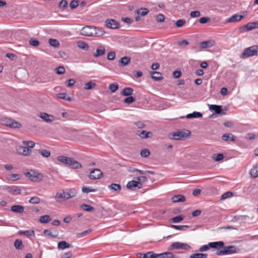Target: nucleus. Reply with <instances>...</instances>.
I'll return each instance as SVG.
<instances>
[{
  "mask_svg": "<svg viewBox=\"0 0 258 258\" xmlns=\"http://www.w3.org/2000/svg\"><path fill=\"white\" fill-rule=\"evenodd\" d=\"M240 251L239 248L234 245L219 246L216 252L218 255H224L236 253Z\"/></svg>",
  "mask_w": 258,
  "mask_h": 258,
  "instance_id": "1",
  "label": "nucleus"
},
{
  "mask_svg": "<svg viewBox=\"0 0 258 258\" xmlns=\"http://www.w3.org/2000/svg\"><path fill=\"white\" fill-rule=\"evenodd\" d=\"M81 34L86 36H100L103 35V33L97 32L96 27L87 26L83 27L81 30Z\"/></svg>",
  "mask_w": 258,
  "mask_h": 258,
  "instance_id": "2",
  "label": "nucleus"
},
{
  "mask_svg": "<svg viewBox=\"0 0 258 258\" xmlns=\"http://www.w3.org/2000/svg\"><path fill=\"white\" fill-rule=\"evenodd\" d=\"M189 130H185L182 131H177L169 135V138L175 140H184L190 135Z\"/></svg>",
  "mask_w": 258,
  "mask_h": 258,
  "instance_id": "3",
  "label": "nucleus"
},
{
  "mask_svg": "<svg viewBox=\"0 0 258 258\" xmlns=\"http://www.w3.org/2000/svg\"><path fill=\"white\" fill-rule=\"evenodd\" d=\"M25 174L31 181L34 182L40 181L43 178L42 174L34 170H31L30 171L26 172Z\"/></svg>",
  "mask_w": 258,
  "mask_h": 258,
  "instance_id": "4",
  "label": "nucleus"
},
{
  "mask_svg": "<svg viewBox=\"0 0 258 258\" xmlns=\"http://www.w3.org/2000/svg\"><path fill=\"white\" fill-rule=\"evenodd\" d=\"M2 124L10 127L14 128H20L21 124L20 122L14 120L10 118L5 117L1 119Z\"/></svg>",
  "mask_w": 258,
  "mask_h": 258,
  "instance_id": "5",
  "label": "nucleus"
},
{
  "mask_svg": "<svg viewBox=\"0 0 258 258\" xmlns=\"http://www.w3.org/2000/svg\"><path fill=\"white\" fill-rule=\"evenodd\" d=\"M258 47L256 45H253L245 48L243 53L240 55L241 58H247L257 55Z\"/></svg>",
  "mask_w": 258,
  "mask_h": 258,
  "instance_id": "6",
  "label": "nucleus"
},
{
  "mask_svg": "<svg viewBox=\"0 0 258 258\" xmlns=\"http://www.w3.org/2000/svg\"><path fill=\"white\" fill-rule=\"evenodd\" d=\"M224 244V242L221 241L209 242L208 244L204 245L200 247L199 251L201 252L206 251L209 250L210 248H215L218 250V247L219 246H223Z\"/></svg>",
  "mask_w": 258,
  "mask_h": 258,
  "instance_id": "7",
  "label": "nucleus"
},
{
  "mask_svg": "<svg viewBox=\"0 0 258 258\" xmlns=\"http://www.w3.org/2000/svg\"><path fill=\"white\" fill-rule=\"evenodd\" d=\"M103 176V173L99 169H93L90 172L89 177L91 179H100Z\"/></svg>",
  "mask_w": 258,
  "mask_h": 258,
  "instance_id": "8",
  "label": "nucleus"
},
{
  "mask_svg": "<svg viewBox=\"0 0 258 258\" xmlns=\"http://www.w3.org/2000/svg\"><path fill=\"white\" fill-rule=\"evenodd\" d=\"M105 26L110 29H116L119 28V24L113 19H107L105 21Z\"/></svg>",
  "mask_w": 258,
  "mask_h": 258,
  "instance_id": "9",
  "label": "nucleus"
},
{
  "mask_svg": "<svg viewBox=\"0 0 258 258\" xmlns=\"http://www.w3.org/2000/svg\"><path fill=\"white\" fill-rule=\"evenodd\" d=\"M142 187L143 184L141 182L135 180L130 181L126 184V187L127 189L131 190H134L136 187H137L138 189H140Z\"/></svg>",
  "mask_w": 258,
  "mask_h": 258,
  "instance_id": "10",
  "label": "nucleus"
},
{
  "mask_svg": "<svg viewBox=\"0 0 258 258\" xmlns=\"http://www.w3.org/2000/svg\"><path fill=\"white\" fill-rule=\"evenodd\" d=\"M44 121L50 123L53 121L55 119V117L52 115L48 114L46 113L43 112L40 113L39 116Z\"/></svg>",
  "mask_w": 258,
  "mask_h": 258,
  "instance_id": "11",
  "label": "nucleus"
},
{
  "mask_svg": "<svg viewBox=\"0 0 258 258\" xmlns=\"http://www.w3.org/2000/svg\"><path fill=\"white\" fill-rule=\"evenodd\" d=\"M170 247L171 249H187L190 247V246L186 243L175 242L171 244Z\"/></svg>",
  "mask_w": 258,
  "mask_h": 258,
  "instance_id": "12",
  "label": "nucleus"
},
{
  "mask_svg": "<svg viewBox=\"0 0 258 258\" xmlns=\"http://www.w3.org/2000/svg\"><path fill=\"white\" fill-rule=\"evenodd\" d=\"M67 194V192H65L64 190H62L60 192H57L54 197L55 201L57 202H59L61 201V199L63 201L70 199V198H67V195H66Z\"/></svg>",
  "mask_w": 258,
  "mask_h": 258,
  "instance_id": "13",
  "label": "nucleus"
},
{
  "mask_svg": "<svg viewBox=\"0 0 258 258\" xmlns=\"http://www.w3.org/2000/svg\"><path fill=\"white\" fill-rule=\"evenodd\" d=\"M17 150L19 154L24 156H28L31 153V150L27 147L19 146Z\"/></svg>",
  "mask_w": 258,
  "mask_h": 258,
  "instance_id": "14",
  "label": "nucleus"
},
{
  "mask_svg": "<svg viewBox=\"0 0 258 258\" xmlns=\"http://www.w3.org/2000/svg\"><path fill=\"white\" fill-rule=\"evenodd\" d=\"M67 165L73 169H79L82 167L81 163L71 158H70Z\"/></svg>",
  "mask_w": 258,
  "mask_h": 258,
  "instance_id": "15",
  "label": "nucleus"
},
{
  "mask_svg": "<svg viewBox=\"0 0 258 258\" xmlns=\"http://www.w3.org/2000/svg\"><path fill=\"white\" fill-rule=\"evenodd\" d=\"M43 233L45 236L52 238H56L58 235V232L56 230L45 229L43 230Z\"/></svg>",
  "mask_w": 258,
  "mask_h": 258,
  "instance_id": "16",
  "label": "nucleus"
},
{
  "mask_svg": "<svg viewBox=\"0 0 258 258\" xmlns=\"http://www.w3.org/2000/svg\"><path fill=\"white\" fill-rule=\"evenodd\" d=\"M105 47L103 45L99 46L96 49V52L93 54L95 57H98L103 55L105 53Z\"/></svg>",
  "mask_w": 258,
  "mask_h": 258,
  "instance_id": "17",
  "label": "nucleus"
},
{
  "mask_svg": "<svg viewBox=\"0 0 258 258\" xmlns=\"http://www.w3.org/2000/svg\"><path fill=\"white\" fill-rule=\"evenodd\" d=\"M215 44V42L213 40H210L207 41H203L199 43V47L200 48H209Z\"/></svg>",
  "mask_w": 258,
  "mask_h": 258,
  "instance_id": "18",
  "label": "nucleus"
},
{
  "mask_svg": "<svg viewBox=\"0 0 258 258\" xmlns=\"http://www.w3.org/2000/svg\"><path fill=\"white\" fill-rule=\"evenodd\" d=\"M244 16L243 15H240L236 14L229 18L226 20V22L228 23L238 22L240 21L241 19H242L244 18Z\"/></svg>",
  "mask_w": 258,
  "mask_h": 258,
  "instance_id": "19",
  "label": "nucleus"
},
{
  "mask_svg": "<svg viewBox=\"0 0 258 258\" xmlns=\"http://www.w3.org/2000/svg\"><path fill=\"white\" fill-rule=\"evenodd\" d=\"M108 188L114 192L118 193L121 189V186L119 184L112 183L108 186Z\"/></svg>",
  "mask_w": 258,
  "mask_h": 258,
  "instance_id": "20",
  "label": "nucleus"
},
{
  "mask_svg": "<svg viewBox=\"0 0 258 258\" xmlns=\"http://www.w3.org/2000/svg\"><path fill=\"white\" fill-rule=\"evenodd\" d=\"M244 28H245L247 31L257 29L258 28V21L248 23L244 25Z\"/></svg>",
  "mask_w": 258,
  "mask_h": 258,
  "instance_id": "21",
  "label": "nucleus"
},
{
  "mask_svg": "<svg viewBox=\"0 0 258 258\" xmlns=\"http://www.w3.org/2000/svg\"><path fill=\"white\" fill-rule=\"evenodd\" d=\"M24 207L23 206L17 205L11 207V211L17 213H22L24 212Z\"/></svg>",
  "mask_w": 258,
  "mask_h": 258,
  "instance_id": "22",
  "label": "nucleus"
},
{
  "mask_svg": "<svg viewBox=\"0 0 258 258\" xmlns=\"http://www.w3.org/2000/svg\"><path fill=\"white\" fill-rule=\"evenodd\" d=\"M171 200L173 203L183 202L185 201V197L181 195H177L174 196Z\"/></svg>",
  "mask_w": 258,
  "mask_h": 258,
  "instance_id": "23",
  "label": "nucleus"
},
{
  "mask_svg": "<svg viewBox=\"0 0 258 258\" xmlns=\"http://www.w3.org/2000/svg\"><path fill=\"white\" fill-rule=\"evenodd\" d=\"M18 234L20 235H23L27 237H29L32 236H35L34 231L32 230H25V231H19Z\"/></svg>",
  "mask_w": 258,
  "mask_h": 258,
  "instance_id": "24",
  "label": "nucleus"
},
{
  "mask_svg": "<svg viewBox=\"0 0 258 258\" xmlns=\"http://www.w3.org/2000/svg\"><path fill=\"white\" fill-rule=\"evenodd\" d=\"M130 62L131 58L128 56H123L121 57L119 60V65L122 67L126 66Z\"/></svg>",
  "mask_w": 258,
  "mask_h": 258,
  "instance_id": "25",
  "label": "nucleus"
},
{
  "mask_svg": "<svg viewBox=\"0 0 258 258\" xmlns=\"http://www.w3.org/2000/svg\"><path fill=\"white\" fill-rule=\"evenodd\" d=\"M151 76L153 79L155 81H160L163 79L161 73L158 72H153L151 73Z\"/></svg>",
  "mask_w": 258,
  "mask_h": 258,
  "instance_id": "26",
  "label": "nucleus"
},
{
  "mask_svg": "<svg viewBox=\"0 0 258 258\" xmlns=\"http://www.w3.org/2000/svg\"><path fill=\"white\" fill-rule=\"evenodd\" d=\"M134 90L130 87H125L121 92V94L124 96H128L133 94Z\"/></svg>",
  "mask_w": 258,
  "mask_h": 258,
  "instance_id": "27",
  "label": "nucleus"
},
{
  "mask_svg": "<svg viewBox=\"0 0 258 258\" xmlns=\"http://www.w3.org/2000/svg\"><path fill=\"white\" fill-rule=\"evenodd\" d=\"M203 116L202 113L200 112L195 111L192 113L188 114L186 115L185 117L188 119L190 118H200Z\"/></svg>",
  "mask_w": 258,
  "mask_h": 258,
  "instance_id": "28",
  "label": "nucleus"
},
{
  "mask_svg": "<svg viewBox=\"0 0 258 258\" xmlns=\"http://www.w3.org/2000/svg\"><path fill=\"white\" fill-rule=\"evenodd\" d=\"M70 247V244L65 241H60L58 243L57 248L59 249L63 250Z\"/></svg>",
  "mask_w": 258,
  "mask_h": 258,
  "instance_id": "29",
  "label": "nucleus"
},
{
  "mask_svg": "<svg viewBox=\"0 0 258 258\" xmlns=\"http://www.w3.org/2000/svg\"><path fill=\"white\" fill-rule=\"evenodd\" d=\"M222 139L225 141H227L228 140H230V141H234L235 140V136L231 133L225 134L222 136Z\"/></svg>",
  "mask_w": 258,
  "mask_h": 258,
  "instance_id": "30",
  "label": "nucleus"
},
{
  "mask_svg": "<svg viewBox=\"0 0 258 258\" xmlns=\"http://www.w3.org/2000/svg\"><path fill=\"white\" fill-rule=\"evenodd\" d=\"M209 109L214 111L217 114H220L222 112L221 106L217 105H210L209 106Z\"/></svg>",
  "mask_w": 258,
  "mask_h": 258,
  "instance_id": "31",
  "label": "nucleus"
},
{
  "mask_svg": "<svg viewBox=\"0 0 258 258\" xmlns=\"http://www.w3.org/2000/svg\"><path fill=\"white\" fill-rule=\"evenodd\" d=\"M14 247L17 249H22L24 247V245L22 240L17 239L14 242Z\"/></svg>",
  "mask_w": 258,
  "mask_h": 258,
  "instance_id": "32",
  "label": "nucleus"
},
{
  "mask_svg": "<svg viewBox=\"0 0 258 258\" xmlns=\"http://www.w3.org/2000/svg\"><path fill=\"white\" fill-rule=\"evenodd\" d=\"M149 10L147 8H141L137 10L135 12L138 15H140L141 16H144L149 13Z\"/></svg>",
  "mask_w": 258,
  "mask_h": 258,
  "instance_id": "33",
  "label": "nucleus"
},
{
  "mask_svg": "<svg viewBox=\"0 0 258 258\" xmlns=\"http://www.w3.org/2000/svg\"><path fill=\"white\" fill-rule=\"evenodd\" d=\"M67 195L68 198H72L76 196L77 191L74 188H71L68 189V191H67Z\"/></svg>",
  "mask_w": 258,
  "mask_h": 258,
  "instance_id": "34",
  "label": "nucleus"
},
{
  "mask_svg": "<svg viewBox=\"0 0 258 258\" xmlns=\"http://www.w3.org/2000/svg\"><path fill=\"white\" fill-rule=\"evenodd\" d=\"M9 191L14 195H20L21 193V190L17 187H10Z\"/></svg>",
  "mask_w": 258,
  "mask_h": 258,
  "instance_id": "35",
  "label": "nucleus"
},
{
  "mask_svg": "<svg viewBox=\"0 0 258 258\" xmlns=\"http://www.w3.org/2000/svg\"><path fill=\"white\" fill-rule=\"evenodd\" d=\"M207 256L206 253H195L191 254L190 258H207Z\"/></svg>",
  "mask_w": 258,
  "mask_h": 258,
  "instance_id": "36",
  "label": "nucleus"
},
{
  "mask_svg": "<svg viewBox=\"0 0 258 258\" xmlns=\"http://www.w3.org/2000/svg\"><path fill=\"white\" fill-rule=\"evenodd\" d=\"M81 208L85 211L87 212H94V208L91 206L87 204H83L81 205Z\"/></svg>",
  "mask_w": 258,
  "mask_h": 258,
  "instance_id": "37",
  "label": "nucleus"
},
{
  "mask_svg": "<svg viewBox=\"0 0 258 258\" xmlns=\"http://www.w3.org/2000/svg\"><path fill=\"white\" fill-rule=\"evenodd\" d=\"M96 84L92 81H89L84 85V89L87 90H91L96 86Z\"/></svg>",
  "mask_w": 258,
  "mask_h": 258,
  "instance_id": "38",
  "label": "nucleus"
},
{
  "mask_svg": "<svg viewBox=\"0 0 258 258\" xmlns=\"http://www.w3.org/2000/svg\"><path fill=\"white\" fill-rule=\"evenodd\" d=\"M50 220V216L47 215L41 216L39 219V222L42 223H47Z\"/></svg>",
  "mask_w": 258,
  "mask_h": 258,
  "instance_id": "39",
  "label": "nucleus"
},
{
  "mask_svg": "<svg viewBox=\"0 0 258 258\" xmlns=\"http://www.w3.org/2000/svg\"><path fill=\"white\" fill-rule=\"evenodd\" d=\"M250 174L253 178H256L258 177V165L253 167L251 171Z\"/></svg>",
  "mask_w": 258,
  "mask_h": 258,
  "instance_id": "40",
  "label": "nucleus"
},
{
  "mask_svg": "<svg viewBox=\"0 0 258 258\" xmlns=\"http://www.w3.org/2000/svg\"><path fill=\"white\" fill-rule=\"evenodd\" d=\"M118 89V85L116 83H112L109 85V89L111 93H114Z\"/></svg>",
  "mask_w": 258,
  "mask_h": 258,
  "instance_id": "41",
  "label": "nucleus"
},
{
  "mask_svg": "<svg viewBox=\"0 0 258 258\" xmlns=\"http://www.w3.org/2000/svg\"><path fill=\"white\" fill-rule=\"evenodd\" d=\"M184 218H185L184 216L181 215L179 216H177L173 217L171 219V221L173 223H179L180 221H181L182 220H183L184 219Z\"/></svg>",
  "mask_w": 258,
  "mask_h": 258,
  "instance_id": "42",
  "label": "nucleus"
},
{
  "mask_svg": "<svg viewBox=\"0 0 258 258\" xmlns=\"http://www.w3.org/2000/svg\"><path fill=\"white\" fill-rule=\"evenodd\" d=\"M49 44L54 47H57L59 45V41L55 39H49Z\"/></svg>",
  "mask_w": 258,
  "mask_h": 258,
  "instance_id": "43",
  "label": "nucleus"
},
{
  "mask_svg": "<svg viewBox=\"0 0 258 258\" xmlns=\"http://www.w3.org/2000/svg\"><path fill=\"white\" fill-rule=\"evenodd\" d=\"M91 231H92V229L90 228V229H88V230L84 231L82 232L77 233L76 234V237L78 238L83 237L85 236V235H86L87 234L90 233Z\"/></svg>",
  "mask_w": 258,
  "mask_h": 258,
  "instance_id": "44",
  "label": "nucleus"
},
{
  "mask_svg": "<svg viewBox=\"0 0 258 258\" xmlns=\"http://www.w3.org/2000/svg\"><path fill=\"white\" fill-rule=\"evenodd\" d=\"M152 133L150 132H147L146 131H142L141 132H139L138 135L142 139H146L149 137V134H151Z\"/></svg>",
  "mask_w": 258,
  "mask_h": 258,
  "instance_id": "45",
  "label": "nucleus"
},
{
  "mask_svg": "<svg viewBox=\"0 0 258 258\" xmlns=\"http://www.w3.org/2000/svg\"><path fill=\"white\" fill-rule=\"evenodd\" d=\"M171 227L179 230H185L186 229L189 227L188 225H172Z\"/></svg>",
  "mask_w": 258,
  "mask_h": 258,
  "instance_id": "46",
  "label": "nucleus"
},
{
  "mask_svg": "<svg viewBox=\"0 0 258 258\" xmlns=\"http://www.w3.org/2000/svg\"><path fill=\"white\" fill-rule=\"evenodd\" d=\"M70 159V157H66L64 156H60L57 157L58 161L61 162V163H64L67 165L68 163V161Z\"/></svg>",
  "mask_w": 258,
  "mask_h": 258,
  "instance_id": "47",
  "label": "nucleus"
},
{
  "mask_svg": "<svg viewBox=\"0 0 258 258\" xmlns=\"http://www.w3.org/2000/svg\"><path fill=\"white\" fill-rule=\"evenodd\" d=\"M78 46L79 48L84 50H87L89 48L88 45L83 41H79L78 42Z\"/></svg>",
  "mask_w": 258,
  "mask_h": 258,
  "instance_id": "48",
  "label": "nucleus"
},
{
  "mask_svg": "<svg viewBox=\"0 0 258 258\" xmlns=\"http://www.w3.org/2000/svg\"><path fill=\"white\" fill-rule=\"evenodd\" d=\"M82 191L84 193H88L90 192H95L96 189L93 188L92 187L83 186L82 188Z\"/></svg>",
  "mask_w": 258,
  "mask_h": 258,
  "instance_id": "49",
  "label": "nucleus"
},
{
  "mask_svg": "<svg viewBox=\"0 0 258 258\" xmlns=\"http://www.w3.org/2000/svg\"><path fill=\"white\" fill-rule=\"evenodd\" d=\"M161 258H174V255L172 252H166L160 253Z\"/></svg>",
  "mask_w": 258,
  "mask_h": 258,
  "instance_id": "50",
  "label": "nucleus"
},
{
  "mask_svg": "<svg viewBox=\"0 0 258 258\" xmlns=\"http://www.w3.org/2000/svg\"><path fill=\"white\" fill-rule=\"evenodd\" d=\"M136 100V98L133 96H128L124 99L123 102L127 104H130Z\"/></svg>",
  "mask_w": 258,
  "mask_h": 258,
  "instance_id": "51",
  "label": "nucleus"
},
{
  "mask_svg": "<svg viewBox=\"0 0 258 258\" xmlns=\"http://www.w3.org/2000/svg\"><path fill=\"white\" fill-rule=\"evenodd\" d=\"M40 201V199L38 197H33L30 198L29 202L32 204H38Z\"/></svg>",
  "mask_w": 258,
  "mask_h": 258,
  "instance_id": "52",
  "label": "nucleus"
},
{
  "mask_svg": "<svg viewBox=\"0 0 258 258\" xmlns=\"http://www.w3.org/2000/svg\"><path fill=\"white\" fill-rule=\"evenodd\" d=\"M150 154V152L148 149H145L141 151L140 155L142 157H147Z\"/></svg>",
  "mask_w": 258,
  "mask_h": 258,
  "instance_id": "53",
  "label": "nucleus"
},
{
  "mask_svg": "<svg viewBox=\"0 0 258 258\" xmlns=\"http://www.w3.org/2000/svg\"><path fill=\"white\" fill-rule=\"evenodd\" d=\"M23 145L28 147L30 148H33L35 146V143L33 141H25L22 142Z\"/></svg>",
  "mask_w": 258,
  "mask_h": 258,
  "instance_id": "54",
  "label": "nucleus"
},
{
  "mask_svg": "<svg viewBox=\"0 0 258 258\" xmlns=\"http://www.w3.org/2000/svg\"><path fill=\"white\" fill-rule=\"evenodd\" d=\"M223 158H224V156L222 154H221V153L214 155L213 156V159L215 161H220L222 160Z\"/></svg>",
  "mask_w": 258,
  "mask_h": 258,
  "instance_id": "55",
  "label": "nucleus"
},
{
  "mask_svg": "<svg viewBox=\"0 0 258 258\" xmlns=\"http://www.w3.org/2000/svg\"><path fill=\"white\" fill-rule=\"evenodd\" d=\"M39 153L44 157L47 158L50 156V152L47 150H42L39 151Z\"/></svg>",
  "mask_w": 258,
  "mask_h": 258,
  "instance_id": "56",
  "label": "nucleus"
},
{
  "mask_svg": "<svg viewBox=\"0 0 258 258\" xmlns=\"http://www.w3.org/2000/svg\"><path fill=\"white\" fill-rule=\"evenodd\" d=\"M139 254L140 255V258H151V256L153 255L152 251H149L146 253H140Z\"/></svg>",
  "mask_w": 258,
  "mask_h": 258,
  "instance_id": "57",
  "label": "nucleus"
},
{
  "mask_svg": "<svg viewBox=\"0 0 258 258\" xmlns=\"http://www.w3.org/2000/svg\"><path fill=\"white\" fill-rule=\"evenodd\" d=\"M115 58V52L114 51H110L107 55V59L109 60H112Z\"/></svg>",
  "mask_w": 258,
  "mask_h": 258,
  "instance_id": "58",
  "label": "nucleus"
},
{
  "mask_svg": "<svg viewBox=\"0 0 258 258\" xmlns=\"http://www.w3.org/2000/svg\"><path fill=\"white\" fill-rule=\"evenodd\" d=\"M55 72L59 75H62L65 72V69L63 66H59L55 69Z\"/></svg>",
  "mask_w": 258,
  "mask_h": 258,
  "instance_id": "59",
  "label": "nucleus"
},
{
  "mask_svg": "<svg viewBox=\"0 0 258 258\" xmlns=\"http://www.w3.org/2000/svg\"><path fill=\"white\" fill-rule=\"evenodd\" d=\"M156 20L157 22H163L165 20V17L163 14H159L156 16Z\"/></svg>",
  "mask_w": 258,
  "mask_h": 258,
  "instance_id": "60",
  "label": "nucleus"
},
{
  "mask_svg": "<svg viewBox=\"0 0 258 258\" xmlns=\"http://www.w3.org/2000/svg\"><path fill=\"white\" fill-rule=\"evenodd\" d=\"M68 6V2L66 0H61L59 3L58 7L60 9H64Z\"/></svg>",
  "mask_w": 258,
  "mask_h": 258,
  "instance_id": "61",
  "label": "nucleus"
},
{
  "mask_svg": "<svg viewBox=\"0 0 258 258\" xmlns=\"http://www.w3.org/2000/svg\"><path fill=\"white\" fill-rule=\"evenodd\" d=\"M185 20L183 19H179L177 20L175 23L176 27H182L184 24H185Z\"/></svg>",
  "mask_w": 258,
  "mask_h": 258,
  "instance_id": "62",
  "label": "nucleus"
},
{
  "mask_svg": "<svg viewBox=\"0 0 258 258\" xmlns=\"http://www.w3.org/2000/svg\"><path fill=\"white\" fill-rule=\"evenodd\" d=\"M20 178V175L18 174H12L10 175L9 179L15 181Z\"/></svg>",
  "mask_w": 258,
  "mask_h": 258,
  "instance_id": "63",
  "label": "nucleus"
},
{
  "mask_svg": "<svg viewBox=\"0 0 258 258\" xmlns=\"http://www.w3.org/2000/svg\"><path fill=\"white\" fill-rule=\"evenodd\" d=\"M78 2L77 1L73 0L70 4V7L72 9H74L78 6Z\"/></svg>",
  "mask_w": 258,
  "mask_h": 258,
  "instance_id": "64",
  "label": "nucleus"
}]
</instances>
